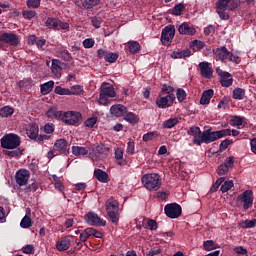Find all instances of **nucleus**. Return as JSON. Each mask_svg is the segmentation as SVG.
<instances>
[{
    "mask_svg": "<svg viewBox=\"0 0 256 256\" xmlns=\"http://www.w3.org/2000/svg\"><path fill=\"white\" fill-rule=\"evenodd\" d=\"M237 5L236 0H218L216 2V12L220 19L227 21L229 19V11L237 9Z\"/></svg>",
    "mask_w": 256,
    "mask_h": 256,
    "instance_id": "obj_1",
    "label": "nucleus"
},
{
    "mask_svg": "<svg viewBox=\"0 0 256 256\" xmlns=\"http://www.w3.org/2000/svg\"><path fill=\"white\" fill-rule=\"evenodd\" d=\"M231 135L230 129H223L218 131H211V130H204L202 132V143H206V145H209V143H213V141H218V139H223V137H227Z\"/></svg>",
    "mask_w": 256,
    "mask_h": 256,
    "instance_id": "obj_2",
    "label": "nucleus"
},
{
    "mask_svg": "<svg viewBox=\"0 0 256 256\" xmlns=\"http://www.w3.org/2000/svg\"><path fill=\"white\" fill-rule=\"evenodd\" d=\"M142 183L148 191H158L162 184L161 177L155 173L145 174L142 177Z\"/></svg>",
    "mask_w": 256,
    "mask_h": 256,
    "instance_id": "obj_3",
    "label": "nucleus"
},
{
    "mask_svg": "<svg viewBox=\"0 0 256 256\" xmlns=\"http://www.w3.org/2000/svg\"><path fill=\"white\" fill-rule=\"evenodd\" d=\"M106 212L112 223L119 222V202L114 198H110L105 204Z\"/></svg>",
    "mask_w": 256,
    "mask_h": 256,
    "instance_id": "obj_4",
    "label": "nucleus"
},
{
    "mask_svg": "<svg viewBox=\"0 0 256 256\" xmlns=\"http://www.w3.org/2000/svg\"><path fill=\"white\" fill-rule=\"evenodd\" d=\"M21 145V137L19 135L10 133L1 138V147L3 149H17Z\"/></svg>",
    "mask_w": 256,
    "mask_h": 256,
    "instance_id": "obj_5",
    "label": "nucleus"
},
{
    "mask_svg": "<svg viewBox=\"0 0 256 256\" xmlns=\"http://www.w3.org/2000/svg\"><path fill=\"white\" fill-rule=\"evenodd\" d=\"M115 88L113 85L104 82L101 86L100 97H99V104L100 105H107L109 103V97H115Z\"/></svg>",
    "mask_w": 256,
    "mask_h": 256,
    "instance_id": "obj_6",
    "label": "nucleus"
},
{
    "mask_svg": "<svg viewBox=\"0 0 256 256\" xmlns=\"http://www.w3.org/2000/svg\"><path fill=\"white\" fill-rule=\"evenodd\" d=\"M236 205L241 207L243 205V209L247 211L253 205V191L246 190L242 194H240L236 198Z\"/></svg>",
    "mask_w": 256,
    "mask_h": 256,
    "instance_id": "obj_7",
    "label": "nucleus"
},
{
    "mask_svg": "<svg viewBox=\"0 0 256 256\" xmlns=\"http://www.w3.org/2000/svg\"><path fill=\"white\" fill-rule=\"evenodd\" d=\"M84 220L88 225H91V227H105L107 225V222L95 212L85 214Z\"/></svg>",
    "mask_w": 256,
    "mask_h": 256,
    "instance_id": "obj_8",
    "label": "nucleus"
},
{
    "mask_svg": "<svg viewBox=\"0 0 256 256\" xmlns=\"http://www.w3.org/2000/svg\"><path fill=\"white\" fill-rule=\"evenodd\" d=\"M60 121H63L66 125H77L81 121V113L74 111L62 112Z\"/></svg>",
    "mask_w": 256,
    "mask_h": 256,
    "instance_id": "obj_9",
    "label": "nucleus"
},
{
    "mask_svg": "<svg viewBox=\"0 0 256 256\" xmlns=\"http://www.w3.org/2000/svg\"><path fill=\"white\" fill-rule=\"evenodd\" d=\"M165 215H167L170 219H177L181 217V206L179 204H167L164 207Z\"/></svg>",
    "mask_w": 256,
    "mask_h": 256,
    "instance_id": "obj_10",
    "label": "nucleus"
},
{
    "mask_svg": "<svg viewBox=\"0 0 256 256\" xmlns=\"http://www.w3.org/2000/svg\"><path fill=\"white\" fill-rule=\"evenodd\" d=\"M187 133L190 137H193L192 143H194V145L201 146L203 139V132H201V128L192 126L187 130Z\"/></svg>",
    "mask_w": 256,
    "mask_h": 256,
    "instance_id": "obj_11",
    "label": "nucleus"
},
{
    "mask_svg": "<svg viewBox=\"0 0 256 256\" xmlns=\"http://www.w3.org/2000/svg\"><path fill=\"white\" fill-rule=\"evenodd\" d=\"M216 73L220 77V85H222V87H231V85H233V77L231 76V73L225 72L220 68H216Z\"/></svg>",
    "mask_w": 256,
    "mask_h": 256,
    "instance_id": "obj_12",
    "label": "nucleus"
},
{
    "mask_svg": "<svg viewBox=\"0 0 256 256\" xmlns=\"http://www.w3.org/2000/svg\"><path fill=\"white\" fill-rule=\"evenodd\" d=\"M0 41H2V43H7V45L17 47L19 44V36L11 32H4L0 35Z\"/></svg>",
    "mask_w": 256,
    "mask_h": 256,
    "instance_id": "obj_13",
    "label": "nucleus"
},
{
    "mask_svg": "<svg viewBox=\"0 0 256 256\" xmlns=\"http://www.w3.org/2000/svg\"><path fill=\"white\" fill-rule=\"evenodd\" d=\"M29 177H31V173L29 170L21 169L16 173V183L20 187L25 186L29 182Z\"/></svg>",
    "mask_w": 256,
    "mask_h": 256,
    "instance_id": "obj_14",
    "label": "nucleus"
},
{
    "mask_svg": "<svg viewBox=\"0 0 256 256\" xmlns=\"http://www.w3.org/2000/svg\"><path fill=\"white\" fill-rule=\"evenodd\" d=\"M213 53L217 59V61H222V63H227L229 59V50L225 46H221L213 50Z\"/></svg>",
    "mask_w": 256,
    "mask_h": 256,
    "instance_id": "obj_15",
    "label": "nucleus"
},
{
    "mask_svg": "<svg viewBox=\"0 0 256 256\" xmlns=\"http://www.w3.org/2000/svg\"><path fill=\"white\" fill-rule=\"evenodd\" d=\"M175 101V95L174 94H169L167 96L160 97L156 100V105L160 109H167V107L171 106V103Z\"/></svg>",
    "mask_w": 256,
    "mask_h": 256,
    "instance_id": "obj_16",
    "label": "nucleus"
},
{
    "mask_svg": "<svg viewBox=\"0 0 256 256\" xmlns=\"http://www.w3.org/2000/svg\"><path fill=\"white\" fill-rule=\"evenodd\" d=\"M108 153L109 147H107V145L104 144H100L92 150V154L96 159H105Z\"/></svg>",
    "mask_w": 256,
    "mask_h": 256,
    "instance_id": "obj_17",
    "label": "nucleus"
},
{
    "mask_svg": "<svg viewBox=\"0 0 256 256\" xmlns=\"http://www.w3.org/2000/svg\"><path fill=\"white\" fill-rule=\"evenodd\" d=\"M175 37V27L174 26H166L162 30L161 41L162 43H168Z\"/></svg>",
    "mask_w": 256,
    "mask_h": 256,
    "instance_id": "obj_18",
    "label": "nucleus"
},
{
    "mask_svg": "<svg viewBox=\"0 0 256 256\" xmlns=\"http://www.w3.org/2000/svg\"><path fill=\"white\" fill-rule=\"evenodd\" d=\"M209 62H200L199 67L202 77L205 79H211L213 77V68L210 66Z\"/></svg>",
    "mask_w": 256,
    "mask_h": 256,
    "instance_id": "obj_19",
    "label": "nucleus"
},
{
    "mask_svg": "<svg viewBox=\"0 0 256 256\" xmlns=\"http://www.w3.org/2000/svg\"><path fill=\"white\" fill-rule=\"evenodd\" d=\"M63 65H65V63L57 59L52 60L51 71L56 79H61V71H63Z\"/></svg>",
    "mask_w": 256,
    "mask_h": 256,
    "instance_id": "obj_20",
    "label": "nucleus"
},
{
    "mask_svg": "<svg viewBox=\"0 0 256 256\" xmlns=\"http://www.w3.org/2000/svg\"><path fill=\"white\" fill-rule=\"evenodd\" d=\"M178 31L180 35H195V33H197V30H195V27H193V25L187 22L182 23L179 26Z\"/></svg>",
    "mask_w": 256,
    "mask_h": 256,
    "instance_id": "obj_21",
    "label": "nucleus"
},
{
    "mask_svg": "<svg viewBox=\"0 0 256 256\" xmlns=\"http://www.w3.org/2000/svg\"><path fill=\"white\" fill-rule=\"evenodd\" d=\"M26 135L29 139L36 140L39 137V125L32 123L26 127Z\"/></svg>",
    "mask_w": 256,
    "mask_h": 256,
    "instance_id": "obj_22",
    "label": "nucleus"
},
{
    "mask_svg": "<svg viewBox=\"0 0 256 256\" xmlns=\"http://www.w3.org/2000/svg\"><path fill=\"white\" fill-rule=\"evenodd\" d=\"M111 115H114V117H125V114H127V107L117 104L113 105L110 108Z\"/></svg>",
    "mask_w": 256,
    "mask_h": 256,
    "instance_id": "obj_23",
    "label": "nucleus"
},
{
    "mask_svg": "<svg viewBox=\"0 0 256 256\" xmlns=\"http://www.w3.org/2000/svg\"><path fill=\"white\" fill-rule=\"evenodd\" d=\"M71 247V238L69 236L62 237L57 243H56V249L58 251H67Z\"/></svg>",
    "mask_w": 256,
    "mask_h": 256,
    "instance_id": "obj_24",
    "label": "nucleus"
},
{
    "mask_svg": "<svg viewBox=\"0 0 256 256\" xmlns=\"http://www.w3.org/2000/svg\"><path fill=\"white\" fill-rule=\"evenodd\" d=\"M94 177L100 183H109V174H107V172H105L101 169H96L94 171Z\"/></svg>",
    "mask_w": 256,
    "mask_h": 256,
    "instance_id": "obj_25",
    "label": "nucleus"
},
{
    "mask_svg": "<svg viewBox=\"0 0 256 256\" xmlns=\"http://www.w3.org/2000/svg\"><path fill=\"white\" fill-rule=\"evenodd\" d=\"M67 147H69V142L65 139H59L54 143V151L65 153V151H67Z\"/></svg>",
    "mask_w": 256,
    "mask_h": 256,
    "instance_id": "obj_26",
    "label": "nucleus"
},
{
    "mask_svg": "<svg viewBox=\"0 0 256 256\" xmlns=\"http://www.w3.org/2000/svg\"><path fill=\"white\" fill-rule=\"evenodd\" d=\"M53 87H55V82L53 80H50L40 85V91L42 95H49V93L53 91Z\"/></svg>",
    "mask_w": 256,
    "mask_h": 256,
    "instance_id": "obj_27",
    "label": "nucleus"
},
{
    "mask_svg": "<svg viewBox=\"0 0 256 256\" xmlns=\"http://www.w3.org/2000/svg\"><path fill=\"white\" fill-rule=\"evenodd\" d=\"M213 97V90H206L202 93L200 104L201 105H209L211 103V98Z\"/></svg>",
    "mask_w": 256,
    "mask_h": 256,
    "instance_id": "obj_28",
    "label": "nucleus"
},
{
    "mask_svg": "<svg viewBox=\"0 0 256 256\" xmlns=\"http://www.w3.org/2000/svg\"><path fill=\"white\" fill-rule=\"evenodd\" d=\"M191 55H193V53H191V51L189 49H184L179 52H173L171 54V58L172 59H185V57H191Z\"/></svg>",
    "mask_w": 256,
    "mask_h": 256,
    "instance_id": "obj_29",
    "label": "nucleus"
},
{
    "mask_svg": "<svg viewBox=\"0 0 256 256\" xmlns=\"http://www.w3.org/2000/svg\"><path fill=\"white\" fill-rule=\"evenodd\" d=\"M62 115H63V111H59V110H57V108H50L46 112V116L49 119H58L59 121H61Z\"/></svg>",
    "mask_w": 256,
    "mask_h": 256,
    "instance_id": "obj_30",
    "label": "nucleus"
},
{
    "mask_svg": "<svg viewBox=\"0 0 256 256\" xmlns=\"http://www.w3.org/2000/svg\"><path fill=\"white\" fill-rule=\"evenodd\" d=\"M72 153L75 157H81V155H87L89 153V148L83 146H73Z\"/></svg>",
    "mask_w": 256,
    "mask_h": 256,
    "instance_id": "obj_31",
    "label": "nucleus"
},
{
    "mask_svg": "<svg viewBox=\"0 0 256 256\" xmlns=\"http://www.w3.org/2000/svg\"><path fill=\"white\" fill-rule=\"evenodd\" d=\"M124 116L125 121H127L128 123H139V116H137V114L133 112H126Z\"/></svg>",
    "mask_w": 256,
    "mask_h": 256,
    "instance_id": "obj_32",
    "label": "nucleus"
},
{
    "mask_svg": "<svg viewBox=\"0 0 256 256\" xmlns=\"http://www.w3.org/2000/svg\"><path fill=\"white\" fill-rule=\"evenodd\" d=\"M32 226H33V221L31 220V216L25 215L20 222V227H22V229H29V227H32Z\"/></svg>",
    "mask_w": 256,
    "mask_h": 256,
    "instance_id": "obj_33",
    "label": "nucleus"
},
{
    "mask_svg": "<svg viewBox=\"0 0 256 256\" xmlns=\"http://www.w3.org/2000/svg\"><path fill=\"white\" fill-rule=\"evenodd\" d=\"M178 123L179 119L175 117L164 121L162 126L164 127V129H173V127H175V125H177Z\"/></svg>",
    "mask_w": 256,
    "mask_h": 256,
    "instance_id": "obj_34",
    "label": "nucleus"
},
{
    "mask_svg": "<svg viewBox=\"0 0 256 256\" xmlns=\"http://www.w3.org/2000/svg\"><path fill=\"white\" fill-rule=\"evenodd\" d=\"M48 29H59V19L57 18H48L45 23Z\"/></svg>",
    "mask_w": 256,
    "mask_h": 256,
    "instance_id": "obj_35",
    "label": "nucleus"
},
{
    "mask_svg": "<svg viewBox=\"0 0 256 256\" xmlns=\"http://www.w3.org/2000/svg\"><path fill=\"white\" fill-rule=\"evenodd\" d=\"M203 247L205 251H213V249L219 248V245H217V243H215L213 240H207L204 241Z\"/></svg>",
    "mask_w": 256,
    "mask_h": 256,
    "instance_id": "obj_36",
    "label": "nucleus"
},
{
    "mask_svg": "<svg viewBox=\"0 0 256 256\" xmlns=\"http://www.w3.org/2000/svg\"><path fill=\"white\" fill-rule=\"evenodd\" d=\"M243 97H245V89L235 88L233 90V99H237V100L241 101V99H243Z\"/></svg>",
    "mask_w": 256,
    "mask_h": 256,
    "instance_id": "obj_37",
    "label": "nucleus"
},
{
    "mask_svg": "<svg viewBox=\"0 0 256 256\" xmlns=\"http://www.w3.org/2000/svg\"><path fill=\"white\" fill-rule=\"evenodd\" d=\"M92 231L91 228H86L82 233H80V241L82 243H85L87 239H89L92 236Z\"/></svg>",
    "mask_w": 256,
    "mask_h": 256,
    "instance_id": "obj_38",
    "label": "nucleus"
},
{
    "mask_svg": "<svg viewBox=\"0 0 256 256\" xmlns=\"http://www.w3.org/2000/svg\"><path fill=\"white\" fill-rule=\"evenodd\" d=\"M13 111V108L4 106L0 109V117H11V115H13Z\"/></svg>",
    "mask_w": 256,
    "mask_h": 256,
    "instance_id": "obj_39",
    "label": "nucleus"
},
{
    "mask_svg": "<svg viewBox=\"0 0 256 256\" xmlns=\"http://www.w3.org/2000/svg\"><path fill=\"white\" fill-rule=\"evenodd\" d=\"M129 51L130 53H139V50L141 49V45H139V42L133 41L128 43Z\"/></svg>",
    "mask_w": 256,
    "mask_h": 256,
    "instance_id": "obj_40",
    "label": "nucleus"
},
{
    "mask_svg": "<svg viewBox=\"0 0 256 256\" xmlns=\"http://www.w3.org/2000/svg\"><path fill=\"white\" fill-rule=\"evenodd\" d=\"M80 1L82 3V7H84L85 9H91L95 7L97 3H99V0H80Z\"/></svg>",
    "mask_w": 256,
    "mask_h": 256,
    "instance_id": "obj_41",
    "label": "nucleus"
},
{
    "mask_svg": "<svg viewBox=\"0 0 256 256\" xmlns=\"http://www.w3.org/2000/svg\"><path fill=\"white\" fill-rule=\"evenodd\" d=\"M70 95H82L83 94V86L74 85L69 88Z\"/></svg>",
    "mask_w": 256,
    "mask_h": 256,
    "instance_id": "obj_42",
    "label": "nucleus"
},
{
    "mask_svg": "<svg viewBox=\"0 0 256 256\" xmlns=\"http://www.w3.org/2000/svg\"><path fill=\"white\" fill-rule=\"evenodd\" d=\"M58 57H61L63 61H71L73 57L71 56V53H69L67 50H60L57 52Z\"/></svg>",
    "mask_w": 256,
    "mask_h": 256,
    "instance_id": "obj_43",
    "label": "nucleus"
},
{
    "mask_svg": "<svg viewBox=\"0 0 256 256\" xmlns=\"http://www.w3.org/2000/svg\"><path fill=\"white\" fill-rule=\"evenodd\" d=\"M117 59H119V55L117 53L107 52L105 56V61H107V63H115Z\"/></svg>",
    "mask_w": 256,
    "mask_h": 256,
    "instance_id": "obj_44",
    "label": "nucleus"
},
{
    "mask_svg": "<svg viewBox=\"0 0 256 256\" xmlns=\"http://www.w3.org/2000/svg\"><path fill=\"white\" fill-rule=\"evenodd\" d=\"M54 93H56V95H71L69 88H63L61 86H56Z\"/></svg>",
    "mask_w": 256,
    "mask_h": 256,
    "instance_id": "obj_45",
    "label": "nucleus"
},
{
    "mask_svg": "<svg viewBox=\"0 0 256 256\" xmlns=\"http://www.w3.org/2000/svg\"><path fill=\"white\" fill-rule=\"evenodd\" d=\"M26 5L29 9H38L41 6V0H27Z\"/></svg>",
    "mask_w": 256,
    "mask_h": 256,
    "instance_id": "obj_46",
    "label": "nucleus"
},
{
    "mask_svg": "<svg viewBox=\"0 0 256 256\" xmlns=\"http://www.w3.org/2000/svg\"><path fill=\"white\" fill-rule=\"evenodd\" d=\"M22 15L24 19H28L29 21H31V19H33L35 15H37V12L35 10H25L22 12Z\"/></svg>",
    "mask_w": 256,
    "mask_h": 256,
    "instance_id": "obj_47",
    "label": "nucleus"
},
{
    "mask_svg": "<svg viewBox=\"0 0 256 256\" xmlns=\"http://www.w3.org/2000/svg\"><path fill=\"white\" fill-rule=\"evenodd\" d=\"M220 189L222 193H227V191H230V189H233V181L229 180L224 182Z\"/></svg>",
    "mask_w": 256,
    "mask_h": 256,
    "instance_id": "obj_48",
    "label": "nucleus"
},
{
    "mask_svg": "<svg viewBox=\"0 0 256 256\" xmlns=\"http://www.w3.org/2000/svg\"><path fill=\"white\" fill-rule=\"evenodd\" d=\"M254 225H256V219L245 220L241 223V227H243L244 229H251Z\"/></svg>",
    "mask_w": 256,
    "mask_h": 256,
    "instance_id": "obj_49",
    "label": "nucleus"
},
{
    "mask_svg": "<svg viewBox=\"0 0 256 256\" xmlns=\"http://www.w3.org/2000/svg\"><path fill=\"white\" fill-rule=\"evenodd\" d=\"M176 97L178 99V101H185L186 97H187V93H185V90H183V88H179L177 90V93H176Z\"/></svg>",
    "mask_w": 256,
    "mask_h": 256,
    "instance_id": "obj_50",
    "label": "nucleus"
},
{
    "mask_svg": "<svg viewBox=\"0 0 256 256\" xmlns=\"http://www.w3.org/2000/svg\"><path fill=\"white\" fill-rule=\"evenodd\" d=\"M217 173L218 175H226V173H229V166L227 164H221L218 167Z\"/></svg>",
    "mask_w": 256,
    "mask_h": 256,
    "instance_id": "obj_51",
    "label": "nucleus"
},
{
    "mask_svg": "<svg viewBox=\"0 0 256 256\" xmlns=\"http://www.w3.org/2000/svg\"><path fill=\"white\" fill-rule=\"evenodd\" d=\"M83 45L85 49H91L95 46V40H93V38H87L83 41Z\"/></svg>",
    "mask_w": 256,
    "mask_h": 256,
    "instance_id": "obj_52",
    "label": "nucleus"
},
{
    "mask_svg": "<svg viewBox=\"0 0 256 256\" xmlns=\"http://www.w3.org/2000/svg\"><path fill=\"white\" fill-rule=\"evenodd\" d=\"M6 155L8 157H20V155H23V152L18 148L16 150L6 152Z\"/></svg>",
    "mask_w": 256,
    "mask_h": 256,
    "instance_id": "obj_53",
    "label": "nucleus"
},
{
    "mask_svg": "<svg viewBox=\"0 0 256 256\" xmlns=\"http://www.w3.org/2000/svg\"><path fill=\"white\" fill-rule=\"evenodd\" d=\"M183 9H185V6H183V4H178L172 9V13L173 15H181Z\"/></svg>",
    "mask_w": 256,
    "mask_h": 256,
    "instance_id": "obj_54",
    "label": "nucleus"
},
{
    "mask_svg": "<svg viewBox=\"0 0 256 256\" xmlns=\"http://www.w3.org/2000/svg\"><path fill=\"white\" fill-rule=\"evenodd\" d=\"M243 117H240V116H235L233 119H232V125L234 127H239L241 125H243Z\"/></svg>",
    "mask_w": 256,
    "mask_h": 256,
    "instance_id": "obj_55",
    "label": "nucleus"
},
{
    "mask_svg": "<svg viewBox=\"0 0 256 256\" xmlns=\"http://www.w3.org/2000/svg\"><path fill=\"white\" fill-rule=\"evenodd\" d=\"M193 47H196L197 51H201V49H205V42L195 40L192 42Z\"/></svg>",
    "mask_w": 256,
    "mask_h": 256,
    "instance_id": "obj_56",
    "label": "nucleus"
},
{
    "mask_svg": "<svg viewBox=\"0 0 256 256\" xmlns=\"http://www.w3.org/2000/svg\"><path fill=\"white\" fill-rule=\"evenodd\" d=\"M229 63H234L235 65H239V57L229 52L228 60Z\"/></svg>",
    "mask_w": 256,
    "mask_h": 256,
    "instance_id": "obj_57",
    "label": "nucleus"
},
{
    "mask_svg": "<svg viewBox=\"0 0 256 256\" xmlns=\"http://www.w3.org/2000/svg\"><path fill=\"white\" fill-rule=\"evenodd\" d=\"M23 253H26V255H31L33 251H35V246L32 244H28L22 248Z\"/></svg>",
    "mask_w": 256,
    "mask_h": 256,
    "instance_id": "obj_58",
    "label": "nucleus"
},
{
    "mask_svg": "<svg viewBox=\"0 0 256 256\" xmlns=\"http://www.w3.org/2000/svg\"><path fill=\"white\" fill-rule=\"evenodd\" d=\"M223 181H225L224 177L218 178L216 182L213 184L211 191H217V189L221 187V184L223 183Z\"/></svg>",
    "mask_w": 256,
    "mask_h": 256,
    "instance_id": "obj_59",
    "label": "nucleus"
},
{
    "mask_svg": "<svg viewBox=\"0 0 256 256\" xmlns=\"http://www.w3.org/2000/svg\"><path fill=\"white\" fill-rule=\"evenodd\" d=\"M96 123H97V117H92V118H88L85 121L84 125L86 127H94Z\"/></svg>",
    "mask_w": 256,
    "mask_h": 256,
    "instance_id": "obj_60",
    "label": "nucleus"
},
{
    "mask_svg": "<svg viewBox=\"0 0 256 256\" xmlns=\"http://www.w3.org/2000/svg\"><path fill=\"white\" fill-rule=\"evenodd\" d=\"M55 131V126L53 124H45L44 126V133L47 135H51Z\"/></svg>",
    "mask_w": 256,
    "mask_h": 256,
    "instance_id": "obj_61",
    "label": "nucleus"
},
{
    "mask_svg": "<svg viewBox=\"0 0 256 256\" xmlns=\"http://www.w3.org/2000/svg\"><path fill=\"white\" fill-rule=\"evenodd\" d=\"M126 152L129 153V155H133V153H135V143L134 142H132V141L128 142Z\"/></svg>",
    "mask_w": 256,
    "mask_h": 256,
    "instance_id": "obj_62",
    "label": "nucleus"
},
{
    "mask_svg": "<svg viewBox=\"0 0 256 256\" xmlns=\"http://www.w3.org/2000/svg\"><path fill=\"white\" fill-rule=\"evenodd\" d=\"M233 142L229 139L223 140L220 144V149L222 151H225V149H227V147H229V145H231Z\"/></svg>",
    "mask_w": 256,
    "mask_h": 256,
    "instance_id": "obj_63",
    "label": "nucleus"
},
{
    "mask_svg": "<svg viewBox=\"0 0 256 256\" xmlns=\"http://www.w3.org/2000/svg\"><path fill=\"white\" fill-rule=\"evenodd\" d=\"M92 25L96 29H99V27H101V18H97V17L92 18Z\"/></svg>",
    "mask_w": 256,
    "mask_h": 256,
    "instance_id": "obj_64",
    "label": "nucleus"
}]
</instances>
